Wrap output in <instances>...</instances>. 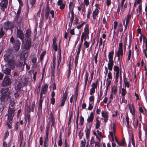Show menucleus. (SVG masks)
<instances>
[{"mask_svg":"<svg viewBox=\"0 0 147 147\" xmlns=\"http://www.w3.org/2000/svg\"><path fill=\"white\" fill-rule=\"evenodd\" d=\"M16 109L14 107L11 108L9 106L7 111V117L6 125L9 129L12 128L13 118L15 115Z\"/></svg>","mask_w":147,"mask_h":147,"instance_id":"1","label":"nucleus"},{"mask_svg":"<svg viewBox=\"0 0 147 147\" xmlns=\"http://www.w3.org/2000/svg\"><path fill=\"white\" fill-rule=\"evenodd\" d=\"M11 92H8V96L3 94H1L0 95V101L1 102L0 103V113L2 115L3 111L5 108V104L3 102H5L7 101L8 98L9 99L11 98Z\"/></svg>","mask_w":147,"mask_h":147,"instance_id":"2","label":"nucleus"},{"mask_svg":"<svg viewBox=\"0 0 147 147\" xmlns=\"http://www.w3.org/2000/svg\"><path fill=\"white\" fill-rule=\"evenodd\" d=\"M12 84L11 80L8 75H6L4 77L1 84L3 87H7L11 86Z\"/></svg>","mask_w":147,"mask_h":147,"instance_id":"3","label":"nucleus"},{"mask_svg":"<svg viewBox=\"0 0 147 147\" xmlns=\"http://www.w3.org/2000/svg\"><path fill=\"white\" fill-rule=\"evenodd\" d=\"M45 19L46 20L48 19L49 17V15L50 13L51 16L52 18L54 17V11L53 10L51 11L50 9L49 8V6L48 5H47L45 10Z\"/></svg>","mask_w":147,"mask_h":147,"instance_id":"4","label":"nucleus"},{"mask_svg":"<svg viewBox=\"0 0 147 147\" xmlns=\"http://www.w3.org/2000/svg\"><path fill=\"white\" fill-rule=\"evenodd\" d=\"M14 24L13 23L10 21H7L5 22L3 28L7 31L9 30H11Z\"/></svg>","mask_w":147,"mask_h":147,"instance_id":"5","label":"nucleus"},{"mask_svg":"<svg viewBox=\"0 0 147 147\" xmlns=\"http://www.w3.org/2000/svg\"><path fill=\"white\" fill-rule=\"evenodd\" d=\"M68 94V89L67 88L65 91L63 95V96L62 97V99L61 100L60 102L61 103L60 105V107H63L64 106L65 102L66 100L67 99Z\"/></svg>","mask_w":147,"mask_h":147,"instance_id":"6","label":"nucleus"},{"mask_svg":"<svg viewBox=\"0 0 147 147\" xmlns=\"http://www.w3.org/2000/svg\"><path fill=\"white\" fill-rule=\"evenodd\" d=\"M16 36L24 42V34L23 31L21 29H17L16 31Z\"/></svg>","mask_w":147,"mask_h":147,"instance_id":"7","label":"nucleus"},{"mask_svg":"<svg viewBox=\"0 0 147 147\" xmlns=\"http://www.w3.org/2000/svg\"><path fill=\"white\" fill-rule=\"evenodd\" d=\"M28 55V52L26 50H22L20 54V58L22 60L25 61Z\"/></svg>","mask_w":147,"mask_h":147,"instance_id":"8","label":"nucleus"},{"mask_svg":"<svg viewBox=\"0 0 147 147\" xmlns=\"http://www.w3.org/2000/svg\"><path fill=\"white\" fill-rule=\"evenodd\" d=\"M25 41L26 42L24 45V48L26 50H29L32 45V39L31 38L25 39Z\"/></svg>","mask_w":147,"mask_h":147,"instance_id":"9","label":"nucleus"},{"mask_svg":"<svg viewBox=\"0 0 147 147\" xmlns=\"http://www.w3.org/2000/svg\"><path fill=\"white\" fill-rule=\"evenodd\" d=\"M4 57L5 61L7 62L14 59L13 54L12 53H10L8 55L5 54Z\"/></svg>","mask_w":147,"mask_h":147,"instance_id":"10","label":"nucleus"},{"mask_svg":"<svg viewBox=\"0 0 147 147\" xmlns=\"http://www.w3.org/2000/svg\"><path fill=\"white\" fill-rule=\"evenodd\" d=\"M25 65H26V66L27 68V67L28 66V65L26 63L25 61H23V60H22L17 61L16 65V67L18 68H21L22 69H23Z\"/></svg>","mask_w":147,"mask_h":147,"instance_id":"11","label":"nucleus"},{"mask_svg":"<svg viewBox=\"0 0 147 147\" xmlns=\"http://www.w3.org/2000/svg\"><path fill=\"white\" fill-rule=\"evenodd\" d=\"M6 67L4 68V66L1 65V69L2 72L4 74L6 75H10L11 69L9 68H8Z\"/></svg>","mask_w":147,"mask_h":147,"instance_id":"12","label":"nucleus"},{"mask_svg":"<svg viewBox=\"0 0 147 147\" xmlns=\"http://www.w3.org/2000/svg\"><path fill=\"white\" fill-rule=\"evenodd\" d=\"M89 127L86 126V130L85 131V132L86 137L87 139H88L89 138L90 130L92 126V124H89Z\"/></svg>","mask_w":147,"mask_h":147,"instance_id":"13","label":"nucleus"},{"mask_svg":"<svg viewBox=\"0 0 147 147\" xmlns=\"http://www.w3.org/2000/svg\"><path fill=\"white\" fill-rule=\"evenodd\" d=\"M89 27L88 24H86V25L84 29V32L82 34V35L85 36V37H87L88 38H89Z\"/></svg>","mask_w":147,"mask_h":147,"instance_id":"14","label":"nucleus"},{"mask_svg":"<svg viewBox=\"0 0 147 147\" xmlns=\"http://www.w3.org/2000/svg\"><path fill=\"white\" fill-rule=\"evenodd\" d=\"M50 117L51 119V129H52V127H53L54 128H56L55 121L54 118L53 117V113L52 112L50 113Z\"/></svg>","mask_w":147,"mask_h":147,"instance_id":"15","label":"nucleus"},{"mask_svg":"<svg viewBox=\"0 0 147 147\" xmlns=\"http://www.w3.org/2000/svg\"><path fill=\"white\" fill-rule=\"evenodd\" d=\"M88 76H89V74L88 73L87 71L85 72V82H84V91L83 92V96L82 97V98H83L84 96V91L86 89V86L87 85V82H88Z\"/></svg>","mask_w":147,"mask_h":147,"instance_id":"16","label":"nucleus"},{"mask_svg":"<svg viewBox=\"0 0 147 147\" xmlns=\"http://www.w3.org/2000/svg\"><path fill=\"white\" fill-rule=\"evenodd\" d=\"M13 48L16 52L18 51L20 48L21 44L20 41L19 40H17L16 41V43Z\"/></svg>","mask_w":147,"mask_h":147,"instance_id":"17","label":"nucleus"},{"mask_svg":"<svg viewBox=\"0 0 147 147\" xmlns=\"http://www.w3.org/2000/svg\"><path fill=\"white\" fill-rule=\"evenodd\" d=\"M94 119V115L93 112H91L90 113V116H88L87 119L88 123L92 124V123Z\"/></svg>","mask_w":147,"mask_h":147,"instance_id":"18","label":"nucleus"},{"mask_svg":"<svg viewBox=\"0 0 147 147\" xmlns=\"http://www.w3.org/2000/svg\"><path fill=\"white\" fill-rule=\"evenodd\" d=\"M9 88L7 87L2 88L0 91L1 93L2 94H3L8 96V92H10L9 91Z\"/></svg>","mask_w":147,"mask_h":147,"instance_id":"19","label":"nucleus"},{"mask_svg":"<svg viewBox=\"0 0 147 147\" xmlns=\"http://www.w3.org/2000/svg\"><path fill=\"white\" fill-rule=\"evenodd\" d=\"M101 114L102 117L104 118V121L107 122L108 118V113L106 111H102Z\"/></svg>","mask_w":147,"mask_h":147,"instance_id":"20","label":"nucleus"},{"mask_svg":"<svg viewBox=\"0 0 147 147\" xmlns=\"http://www.w3.org/2000/svg\"><path fill=\"white\" fill-rule=\"evenodd\" d=\"M7 63L9 68L11 69H13L15 67L16 63L14 59L8 62Z\"/></svg>","mask_w":147,"mask_h":147,"instance_id":"21","label":"nucleus"},{"mask_svg":"<svg viewBox=\"0 0 147 147\" xmlns=\"http://www.w3.org/2000/svg\"><path fill=\"white\" fill-rule=\"evenodd\" d=\"M48 88V84H45L44 86H42L40 92H42L44 94H45L47 92Z\"/></svg>","mask_w":147,"mask_h":147,"instance_id":"22","label":"nucleus"},{"mask_svg":"<svg viewBox=\"0 0 147 147\" xmlns=\"http://www.w3.org/2000/svg\"><path fill=\"white\" fill-rule=\"evenodd\" d=\"M8 4L1 2L0 3V7H1V9L2 11H5V9L7 8Z\"/></svg>","mask_w":147,"mask_h":147,"instance_id":"23","label":"nucleus"},{"mask_svg":"<svg viewBox=\"0 0 147 147\" xmlns=\"http://www.w3.org/2000/svg\"><path fill=\"white\" fill-rule=\"evenodd\" d=\"M114 54V50L113 49L112 51L110 52L108 54V58L109 59V61H113V59Z\"/></svg>","mask_w":147,"mask_h":147,"instance_id":"24","label":"nucleus"},{"mask_svg":"<svg viewBox=\"0 0 147 147\" xmlns=\"http://www.w3.org/2000/svg\"><path fill=\"white\" fill-rule=\"evenodd\" d=\"M129 109L130 112L133 115H134L135 114V110L133 104H132L131 106H129Z\"/></svg>","mask_w":147,"mask_h":147,"instance_id":"25","label":"nucleus"},{"mask_svg":"<svg viewBox=\"0 0 147 147\" xmlns=\"http://www.w3.org/2000/svg\"><path fill=\"white\" fill-rule=\"evenodd\" d=\"M31 31L30 29H28L27 30L25 34L26 39L30 38V37L31 36Z\"/></svg>","mask_w":147,"mask_h":147,"instance_id":"26","label":"nucleus"},{"mask_svg":"<svg viewBox=\"0 0 147 147\" xmlns=\"http://www.w3.org/2000/svg\"><path fill=\"white\" fill-rule=\"evenodd\" d=\"M43 147H48L49 139L48 137H44Z\"/></svg>","mask_w":147,"mask_h":147,"instance_id":"27","label":"nucleus"},{"mask_svg":"<svg viewBox=\"0 0 147 147\" xmlns=\"http://www.w3.org/2000/svg\"><path fill=\"white\" fill-rule=\"evenodd\" d=\"M117 87L115 85L113 86H112L111 87V92H112V93H113V94L115 96H116L117 93Z\"/></svg>","mask_w":147,"mask_h":147,"instance_id":"28","label":"nucleus"},{"mask_svg":"<svg viewBox=\"0 0 147 147\" xmlns=\"http://www.w3.org/2000/svg\"><path fill=\"white\" fill-rule=\"evenodd\" d=\"M113 64L114 61H109L108 63V69L110 71L112 70Z\"/></svg>","mask_w":147,"mask_h":147,"instance_id":"29","label":"nucleus"},{"mask_svg":"<svg viewBox=\"0 0 147 147\" xmlns=\"http://www.w3.org/2000/svg\"><path fill=\"white\" fill-rule=\"evenodd\" d=\"M22 84L20 82H19L17 85V87L16 88V92H21V89L22 87Z\"/></svg>","mask_w":147,"mask_h":147,"instance_id":"30","label":"nucleus"},{"mask_svg":"<svg viewBox=\"0 0 147 147\" xmlns=\"http://www.w3.org/2000/svg\"><path fill=\"white\" fill-rule=\"evenodd\" d=\"M71 58L70 60L69 61V63H68V73L67 76V78L68 79L69 78L71 74Z\"/></svg>","mask_w":147,"mask_h":147,"instance_id":"31","label":"nucleus"},{"mask_svg":"<svg viewBox=\"0 0 147 147\" xmlns=\"http://www.w3.org/2000/svg\"><path fill=\"white\" fill-rule=\"evenodd\" d=\"M99 80L98 79H97L96 80V82H93L92 85H91V86L92 88H91L95 89L97 88V84H98V82H99Z\"/></svg>","mask_w":147,"mask_h":147,"instance_id":"32","label":"nucleus"},{"mask_svg":"<svg viewBox=\"0 0 147 147\" xmlns=\"http://www.w3.org/2000/svg\"><path fill=\"white\" fill-rule=\"evenodd\" d=\"M23 131L20 130V133H19V136H20V145L22 144V142H23L24 140V137H23Z\"/></svg>","mask_w":147,"mask_h":147,"instance_id":"33","label":"nucleus"},{"mask_svg":"<svg viewBox=\"0 0 147 147\" xmlns=\"http://www.w3.org/2000/svg\"><path fill=\"white\" fill-rule=\"evenodd\" d=\"M121 95L122 96V100H123L125 98V96L127 93V91L125 88H123L121 89Z\"/></svg>","mask_w":147,"mask_h":147,"instance_id":"34","label":"nucleus"},{"mask_svg":"<svg viewBox=\"0 0 147 147\" xmlns=\"http://www.w3.org/2000/svg\"><path fill=\"white\" fill-rule=\"evenodd\" d=\"M21 10L22 7L20 6H19L16 15V18L17 20H18L20 17Z\"/></svg>","mask_w":147,"mask_h":147,"instance_id":"35","label":"nucleus"},{"mask_svg":"<svg viewBox=\"0 0 147 147\" xmlns=\"http://www.w3.org/2000/svg\"><path fill=\"white\" fill-rule=\"evenodd\" d=\"M5 31L3 27H1L0 29V39L3 38L5 34Z\"/></svg>","mask_w":147,"mask_h":147,"instance_id":"36","label":"nucleus"},{"mask_svg":"<svg viewBox=\"0 0 147 147\" xmlns=\"http://www.w3.org/2000/svg\"><path fill=\"white\" fill-rule=\"evenodd\" d=\"M42 102H39V105L38 106V112L40 113H41L42 112Z\"/></svg>","mask_w":147,"mask_h":147,"instance_id":"37","label":"nucleus"},{"mask_svg":"<svg viewBox=\"0 0 147 147\" xmlns=\"http://www.w3.org/2000/svg\"><path fill=\"white\" fill-rule=\"evenodd\" d=\"M118 144L119 146H126V142L125 139L123 138L121 141L119 142Z\"/></svg>","mask_w":147,"mask_h":147,"instance_id":"38","label":"nucleus"},{"mask_svg":"<svg viewBox=\"0 0 147 147\" xmlns=\"http://www.w3.org/2000/svg\"><path fill=\"white\" fill-rule=\"evenodd\" d=\"M26 117L25 118L27 119L28 122L30 123V122L31 117L30 113H28L26 115V114L25 115L24 117Z\"/></svg>","mask_w":147,"mask_h":147,"instance_id":"39","label":"nucleus"},{"mask_svg":"<svg viewBox=\"0 0 147 147\" xmlns=\"http://www.w3.org/2000/svg\"><path fill=\"white\" fill-rule=\"evenodd\" d=\"M49 124H48L46 128V136L45 137H48L49 133Z\"/></svg>","mask_w":147,"mask_h":147,"instance_id":"40","label":"nucleus"},{"mask_svg":"<svg viewBox=\"0 0 147 147\" xmlns=\"http://www.w3.org/2000/svg\"><path fill=\"white\" fill-rule=\"evenodd\" d=\"M125 120L127 122V127L129 128L130 127V125L129 124V118L127 113L126 115Z\"/></svg>","mask_w":147,"mask_h":147,"instance_id":"41","label":"nucleus"},{"mask_svg":"<svg viewBox=\"0 0 147 147\" xmlns=\"http://www.w3.org/2000/svg\"><path fill=\"white\" fill-rule=\"evenodd\" d=\"M25 108L26 111H27L28 113H30L31 111V109L30 106H29L28 104L25 105Z\"/></svg>","mask_w":147,"mask_h":147,"instance_id":"42","label":"nucleus"},{"mask_svg":"<svg viewBox=\"0 0 147 147\" xmlns=\"http://www.w3.org/2000/svg\"><path fill=\"white\" fill-rule=\"evenodd\" d=\"M13 76L15 79L17 80L19 78L18 73L16 72H14L13 74Z\"/></svg>","mask_w":147,"mask_h":147,"instance_id":"43","label":"nucleus"},{"mask_svg":"<svg viewBox=\"0 0 147 147\" xmlns=\"http://www.w3.org/2000/svg\"><path fill=\"white\" fill-rule=\"evenodd\" d=\"M114 71L116 72H120V70L119 67L117 65H115L113 68Z\"/></svg>","mask_w":147,"mask_h":147,"instance_id":"44","label":"nucleus"},{"mask_svg":"<svg viewBox=\"0 0 147 147\" xmlns=\"http://www.w3.org/2000/svg\"><path fill=\"white\" fill-rule=\"evenodd\" d=\"M46 51H44L40 54V59L41 61H42L43 60L44 57L46 55Z\"/></svg>","mask_w":147,"mask_h":147,"instance_id":"45","label":"nucleus"},{"mask_svg":"<svg viewBox=\"0 0 147 147\" xmlns=\"http://www.w3.org/2000/svg\"><path fill=\"white\" fill-rule=\"evenodd\" d=\"M124 86H125V88H126V87L127 88H129L130 86V84L127 81V80L125 81L124 80Z\"/></svg>","mask_w":147,"mask_h":147,"instance_id":"46","label":"nucleus"},{"mask_svg":"<svg viewBox=\"0 0 147 147\" xmlns=\"http://www.w3.org/2000/svg\"><path fill=\"white\" fill-rule=\"evenodd\" d=\"M80 125L82 126L84 124V119L82 115L80 116Z\"/></svg>","mask_w":147,"mask_h":147,"instance_id":"47","label":"nucleus"},{"mask_svg":"<svg viewBox=\"0 0 147 147\" xmlns=\"http://www.w3.org/2000/svg\"><path fill=\"white\" fill-rule=\"evenodd\" d=\"M9 142L8 144H7L6 141H4L3 142V147H11L10 144H9Z\"/></svg>","mask_w":147,"mask_h":147,"instance_id":"48","label":"nucleus"},{"mask_svg":"<svg viewBox=\"0 0 147 147\" xmlns=\"http://www.w3.org/2000/svg\"><path fill=\"white\" fill-rule=\"evenodd\" d=\"M131 15L128 14L127 16L126 24H128L130 20L131 19Z\"/></svg>","mask_w":147,"mask_h":147,"instance_id":"49","label":"nucleus"},{"mask_svg":"<svg viewBox=\"0 0 147 147\" xmlns=\"http://www.w3.org/2000/svg\"><path fill=\"white\" fill-rule=\"evenodd\" d=\"M15 102L14 100H10L9 101V106L10 107H13L15 105Z\"/></svg>","mask_w":147,"mask_h":147,"instance_id":"50","label":"nucleus"},{"mask_svg":"<svg viewBox=\"0 0 147 147\" xmlns=\"http://www.w3.org/2000/svg\"><path fill=\"white\" fill-rule=\"evenodd\" d=\"M119 55L121 56H122L123 55V50H119L118 49V51L116 53V55Z\"/></svg>","mask_w":147,"mask_h":147,"instance_id":"51","label":"nucleus"},{"mask_svg":"<svg viewBox=\"0 0 147 147\" xmlns=\"http://www.w3.org/2000/svg\"><path fill=\"white\" fill-rule=\"evenodd\" d=\"M100 126V122L99 121L98 119H96V123L95 125V128L98 129Z\"/></svg>","mask_w":147,"mask_h":147,"instance_id":"52","label":"nucleus"},{"mask_svg":"<svg viewBox=\"0 0 147 147\" xmlns=\"http://www.w3.org/2000/svg\"><path fill=\"white\" fill-rule=\"evenodd\" d=\"M35 102L34 101L32 102V104L31 105V111L32 112H34V110L35 107Z\"/></svg>","mask_w":147,"mask_h":147,"instance_id":"53","label":"nucleus"},{"mask_svg":"<svg viewBox=\"0 0 147 147\" xmlns=\"http://www.w3.org/2000/svg\"><path fill=\"white\" fill-rule=\"evenodd\" d=\"M9 133L8 131H7L5 132L4 134L5 136L3 139V141H5L6 138H7L8 136H9Z\"/></svg>","mask_w":147,"mask_h":147,"instance_id":"54","label":"nucleus"},{"mask_svg":"<svg viewBox=\"0 0 147 147\" xmlns=\"http://www.w3.org/2000/svg\"><path fill=\"white\" fill-rule=\"evenodd\" d=\"M84 139V141L81 140L80 141L81 143L80 147H85V145L86 143V141L85 140V139Z\"/></svg>","mask_w":147,"mask_h":147,"instance_id":"55","label":"nucleus"},{"mask_svg":"<svg viewBox=\"0 0 147 147\" xmlns=\"http://www.w3.org/2000/svg\"><path fill=\"white\" fill-rule=\"evenodd\" d=\"M43 94H44L43 93H42V92H40L39 102H43L44 98H45V96L44 97H43Z\"/></svg>","mask_w":147,"mask_h":147,"instance_id":"56","label":"nucleus"},{"mask_svg":"<svg viewBox=\"0 0 147 147\" xmlns=\"http://www.w3.org/2000/svg\"><path fill=\"white\" fill-rule=\"evenodd\" d=\"M107 76H108V78L106 79L107 81H108L109 79H112V73L110 71H109V72Z\"/></svg>","mask_w":147,"mask_h":147,"instance_id":"57","label":"nucleus"},{"mask_svg":"<svg viewBox=\"0 0 147 147\" xmlns=\"http://www.w3.org/2000/svg\"><path fill=\"white\" fill-rule=\"evenodd\" d=\"M98 11H99L98 9H97L96 8L94 11H93L92 15L96 16L98 14Z\"/></svg>","mask_w":147,"mask_h":147,"instance_id":"58","label":"nucleus"},{"mask_svg":"<svg viewBox=\"0 0 147 147\" xmlns=\"http://www.w3.org/2000/svg\"><path fill=\"white\" fill-rule=\"evenodd\" d=\"M56 65L53 64L52 67V76L53 77H54L55 75V69Z\"/></svg>","mask_w":147,"mask_h":147,"instance_id":"59","label":"nucleus"},{"mask_svg":"<svg viewBox=\"0 0 147 147\" xmlns=\"http://www.w3.org/2000/svg\"><path fill=\"white\" fill-rule=\"evenodd\" d=\"M31 71L32 73H33V78L34 79V81H35L36 80V75L37 74V72L36 71L35 72H34V71L33 70Z\"/></svg>","mask_w":147,"mask_h":147,"instance_id":"60","label":"nucleus"},{"mask_svg":"<svg viewBox=\"0 0 147 147\" xmlns=\"http://www.w3.org/2000/svg\"><path fill=\"white\" fill-rule=\"evenodd\" d=\"M89 42H88L86 40L84 41V45L86 48H88L89 47Z\"/></svg>","mask_w":147,"mask_h":147,"instance_id":"61","label":"nucleus"},{"mask_svg":"<svg viewBox=\"0 0 147 147\" xmlns=\"http://www.w3.org/2000/svg\"><path fill=\"white\" fill-rule=\"evenodd\" d=\"M83 134L84 133L83 132H82L81 130H80L78 134V135L79 136V138L80 139H81L82 138Z\"/></svg>","mask_w":147,"mask_h":147,"instance_id":"62","label":"nucleus"},{"mask_svg":"<svg viewBox=\"0 0 147 147\" xmlns=\"http://www.w3.org/2000/svg\"><path fill=\"white\" fill-rule=\"evenodd\" d=\"M16 41L13 36H11L10 39V42L12 44L14 45L16 43Z\"/></svg>","mask_w":147,"mask_h":147,"instance_id":"63","label":"nucleus"},{"mask_svg":"<svg viewBox=\"0 0 147 147\" xmlns=\"http://www.w3.org/2000/svg\"><path fill=\"white\" fill-rule=\"evenodd\" d=\"M52 47H53V49L55 51H57L58 50V46L57 44L52 45Z\"/></svg>","mask_w":147,"mask_h":147,"instance_id":"64","label":"nucleus"}]
</instances>
